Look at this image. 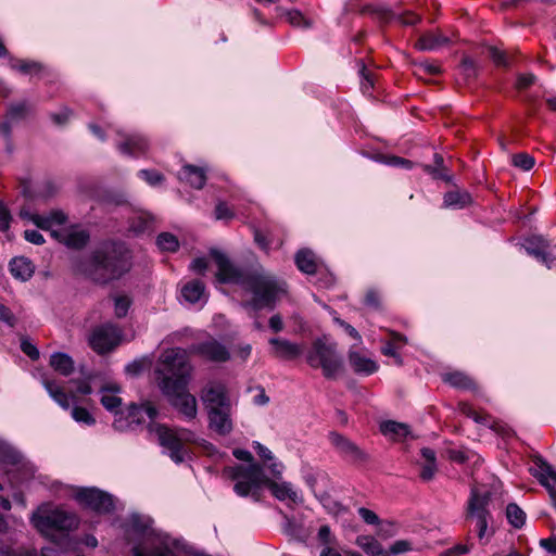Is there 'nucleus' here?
Returning <instances> with one entry per match:
<instances>
[{
	"mask_svg": "<svg viewBox=\"0 0 556 556\" xmlns=\"http://www.w3.org/2000/svg\"><path fill=\"white\" fill-rule=\"evenodd\" d=\"M210 255L218 269L216 273L218 282L239 285L251 294V299L242 303L247 309L254 313L262 309L273 311L281 296L288 292L286 281L262 267L242 270L217 249H211Z\"/></svg>",
	"mask_w": 556,
	"mask_h": 556,
	"instance_id": "obj_1",
	"label": "nucleus"
},
{
	"mask_svg": "<svg viewBox=\"0 0 556 556\" xmlns=\"http://www.w3.org/2000/svg\"><path fill=\"white\" fill-rule=\"evenodd\" d=\"M191 369L186 351L180 348L163 352L154 368L162 393L187 420H193L198 415L197 400L187 390Z\"/></svg>",
	"mask_w": 556,
	"mask_h": 556,
	"instance_id": "obj_2",
	"label": "nucleus"
},
{
	"mask_svg": "<svg viewBox=\"0 0 556 556\" xmlns=\"http://www.w3.org/2000/svg\"><path fill=\"white\" fill-rule=\"evenodd\" d=\"M131 260L124 242L104 240L75 264V270L97 285L106 286L131 269Z\"/></svg>",
	"mask_w": 556,
	"mask_h": 556,
	"instance_id": "obj_3",
	"label": "nucleus"
},
{
	"mask_svg": "<svg viewBox=\"0 0 556 556\" xmlns=\"http://www.w3.org/2000/svg\"><path fill=\"white\" fill-rule=\"evenodd\" d=\"M200 399L207 413L208 428L218 435L231 433V402L227 388L222 382H208L201 391Z\"/></svg>",
	"mask_w": 556,
	"mask_h": 556,
	"instance_id": "obj_4",
	"label": "nucleus"
},
{
	"mask_svg": "<svg viewBox=\"0 0 556 556\" xmlns=\"http://www.w3.org/2000/svg\"><path fill=\"white\" fill-rule=\"evenodd\" d=\"M128 531L142 538V541L132 547V556H175L168 542L155 534L149 518L132 514Z\"/></svg>",
	"mask_w": 556,
	"mask_h": 556,
	"instance_id": "obj_5",
	"label": "nucleus"
},
{
	"mask_svg": "<svg viewBox=\"0 0 556 556\" xmlns=\"http://www.w3.org/2000/svg\"><path fill=\"white\" fill-rule=\"evenodd\" d=\"M306 362L312 368H321L327 379H336L343 370V359L337 352V344L326 336L313 341L306 353Z\"/></svg>",
	"mask_w": 556,
	"mask_h": 556,
	"instance_id": "obj_6",
	"label": "nucleus"
},
{
	"mask_svg": "<svg viewBox=\"0 0 556 556\" xmlns=\"http://www.w3.org/2000/svg\"><path fill=\"white\" fill-rule=\"evenodd\" d=\"M31 522L41 534L51 540L56 534L65 536L78 527L76 515L62 509H40L33 514Z\"/></svg>",
	"mask_w": 556,
	"mask_h": 556,
	"instance_id": "obj_7",
	"label": "nucleus"
},
{
	"mask_svg": "<svg viewBox=\"0 0 556 556\" xmlns=\"http://www.w3.org/2000/svg\"><path fill=\"white\" fill-rule=\"evenodd\" d=\"M229 476L236 480L233 491L239 496L254 495L261 485H265L266 476L260 464L237 465L229 468Z\"/></svg>",
	"mask_w": 556,
	"mask_h": 556,
	"instance_id": "obj_8",
	"label": "nucleus"
},
{
	"mask_svg": "<svg viewBox=\"0 0 556 556\" xmlns=\"http://www.w3.org/2000/svg\"><path fill=\"white\" fill-rule=\"evenodd\" d=\"M156 415V408L150 403H131L125 410L116 413L113 428L121 432L135 431L146 422V416L153 420Z\"/></svg>",
	"mask_w": 556,
	"mask_h": 556,
	"instance_id": "obj_9",
	"label": "nucleus"
},
{
	"mask_svg": "<svg viewBox=\"0 0 556 556\" xmlns=\"http://www.w3.org/2000/svg\"><path fill=\"white\" fill-rule=\"evenodd\" d=\"M122 329L113 323H104L92 328L89 337V346L99 355L111 353L122 341Z\"/></svg>",
	"mask_w": 556,
	"mask_h": 556,
	"instance_id": "obj_10",
	"label": "nucleus"
},
{
	"mask_svg": "<svg viewBox=\"0 0 556 556\" xmlns=\"http://www.w3.org/2000/svg\"><path fill=\"white\" fill-rule=\"evenodd\" d=\"M490 502V492L486 491L481 493L477 489L471 490L467 504L466 520L476 518L479 540H483L485 536L489 520L492 519L491 513L488 508Z\"/></svg>",
	"mask_w": 556,
	"mask_h": 556,
	"instance_id": "obj_11",
	"label": "nucleus"
},
{
	"mask_svg": "<svg viewBox=\"0 0 556 556\" xmlns=\"http://www.w3.org/2000/svg\"><path fill=\"white\" fill-rule=\"evenodd\" d=\"M328 440L336 453L349 464L365 465L370 460V455L365 450L342 433L331 431Z\"/></svg>",
	"mask_w": 556,
	"mask_h": 556,
	"instance_id": "obj_12",
	"label": "nucleus"
},
{
	"mask_svg": "<svg viewBox=\"0 0 556 556\" xmlns=\"http://www.w3.org/2000/svg\"><path fill=\"white\" fill-rule=\"evenodd\" d=\"M148 430L150 433L155 434L159 444L168 451L173 462L180 464L185 460L187 451L180 444L174 428L151 422L148 426Z\"/></svg>",
	"mask_w": 556,
	"mask_h": 556,
	"instance_id": "obj_13",
	"label": "nucleus"
},
{
	"mask_svg": "<svg viewBox=\"0 0 556 556\" xmlns=\"http://www.w3.org/2000/svg\"><path fill=\"white\" fill-rule=\"evenodd\" d=\"M75 498L80 505L98 514H110L114 510L113 496L97 488H81Z\"/></svg>",
	"mask_w": 556,
	"mask_h": 556,
	"instance_id": "obj_14",
	"label": "nucleus"
},
{
	"mask_svg": "<svg viewBox=\"0 0 556 556\" xmlns=\"http://www.w3.org/2000/svg\"><path fill=\"white\" fill-rule=\"evenodd\" d=\"M534 467L530 469L540 483L546 488L553 506L556 508V471L553 467L540 455L532 458Z\"/></svg>",
	"mask_w": 556,
	"mask_h": 556,
	"instance_id": "obj_15",
	"label": "nucleus"
},
{
	"mask_svg": "<svg viewBox=\"0 0 556 556\" xmlns=\"http://www.w3.org/2000/svg\"><path fill=\"white\" fill-rule=\"evenodd\" d=\"M362 12L371 15L374 18L382 23H388L392 20H396L402 25L409 26L415 25L420 21V16L413 12H406L405 14H396L388 7L381 4L365 5Z\"/></svg>",
	"mask_w": 556,
	"mask_h": 556,
	"instance_id": "obj_16",
	"label": "nucleus"
},
{
	"mask_svg": "<svg viewBox=\"0 0 556 556\" xmlns=\"http://www.w3.org/2000/svg\"><path fill=\"white\" fill-rule=\"evenodd\" d=\"M191 351L200 357L214 363H225L230 358L228 349L215 339L193 344Z\"/></svg>",
	"mask_w": 556,
	"mask_h": 556,
	"instance_id": "obj_17",
	"label": "nucleus"
},
{
	"mask_svg": "<svg viewBox=\"0 0 556 556\" xmlns=\"http://www.w3.org/2000/svg\"><path fill=\"white\" fill-rule=\"evenodd\" d=\"M523 247L529 255L535 257L548 268L555 264L556 256L552 254L549 243L543 237L533 236L526 240Z\"/></svg>",
	"mask_w": 556,
	"mask_h": 556,
	"instance_id": "obj_18",
	"label": "nucleus"
},
{
	"mask_svg": "<svg viewBox=\"0 0 556 556\" xmlns=\"http://www.w3.org/2000/svg\"><path fill=\"white\" fill-rule=\"evenodd\" d=\"M271 345V355L282 361H293L299 358L304 353V345L291 342L282 338L269 339Z\"/></svg>",
	"mask_w": 556,
	"mask_h": 556,
	"instance_id": "obj_19",
	"label": "nucleus"
},
{
	"mask_svg": "<svg viewBox=\"0 0 556 556\" xmlns=\"http://www.w3.org/2000/svg\"><path fill=\"white\" fill-rule=\"evenodd\" d=\"M51 236L59 242L72 249L84 248L90 238L88 231L76 229L51 230Z\"/></svg>",
	"mask_w": 556,
	"mask_h": 556,
	"instance_id": "obj_20",
	"label": "nucleus"
},
{
	"mask_svg": "<svg viewBox=\"0 0 556 556\" xmlns=\"http://www.w3.org/2000/svg\"><path fill=\"white\" fill-rule=\"evenodd\" d=\"M149 148L148 140L140 135H126L122 141L117 143V149L126 155H138L144 153Z\"/></svg>",
	"mask_w": 556,
	"mask_h": 556,
	"instance_id": "obj_21",
	"label": "nucleus"
},
{
	"mask_svg": "<svg viewBox=\"0 0 556 556\" xmlns=\"http://www.w3.org/2000/svg\"><path fill=\"white\" fill-rule=\"evenodd\" d=\"M100 392L102 393L100 402L106 410L114 413L115 416L116 413L123 412V409H121L123 402L117 395L121 392V387L118 384H105L100 389Z\"/></svg>",
	"mask_w": 556,
	"mask_h": 556,
	"instance_id": "obj_22",
	"label": "nucleus"
},
{
	"mask_svg": "<svg viewBox=\"0 0 556 556\" xmlns=\"http://www.w3.org/2000/svg\"><path fill=\"white\" fill-rule=\"evenodd\" d=\"M442 380L444 383L450 384L451 387L464 391L477 392L478 386L473 378L467 375L464 371L454 370L450 372H445L442 375Z\"/></svg>",
	"mask_w": 556,
	"mask_h": 556,
	"instance_id": "obj_23",
	"label": "nucleus"
},
{
	"mask_svg": "<svg viewBox=\"0 0 556 556\" xmlns=\"http://www.w3.org/2000/svg\"><path fill=\"white\" fill-rule=\"evenodd\" d=\"M178 179L186 181L192 188L202 189L206 182V170L195 165H185L178 173Z\"/></svg>",
	"mask_w": 556,
	"mask_h": 556,
	"instance_id": "obj_24",
	"label": "nucleus"
},
{
	"mask_svg": "<svg viewBox=\"0 0 556 556\" xmlns=\"http://www.w3.org/2000/svg\"><path fill=\"white\" fill-rule=\"evenodd\" d=\"M9 268L12 276L21 281L29 280L35 273L33 262L24 256L13 257L10 261Z\"/></svg>",
	"mask_w": 556,
	"mask_h": 556,
	"instance_id": "obj_25",
	"label": "nucleus"
},
{
	"mask_svg": "<svg viewBox=\"0 0 556 556\" xmlns=\"http://www.w3.org/2000/svg\"><path fill=\"white\" fill-rule=\"evenodd\" d=\"M349 363L356 374L371 375L378 370V365L375 361L353 350L349 351Z\"/></svg>",
	"mask_w": 556,
	"mask_h": 556,
	"instance_id": "obj_26",
	"label": "nucleus"
},
{
	"mask_svg": "<svg viewBox=\"0 0 556 556\" xmlns=\"http://www.w3.org/2000/svg\"><path fill=\"white\" fill-rule=\"evenodd\" d=\"M265 486L269 489L273 495L279 501H285L287 498H289L293 503L300 501L298 493L292 489L291 484L288 482L279 483L266 477Z\"/></svg>",
	"mask_w": 556,
	"mask_h": 556,
	"instance_id": "obj_27",
	"label": "nucleus"
},
{
	"mask_svg": "<svg viewBox=\"0 0 556 556\" xmlns=\"http://www.w3.org/2000/svg\"><path fill=\"white\" fill-rule=\"evenodd\" d=\"M31 222L40 229L50 230L53 225H63L67 220L64 212L56 210L50 212L48 215L34 214L30 217Z\"/></svg>",
	"mask_w": 556,
	"mask_h": 556,
	"instance_id": "obj_28",
	"label": "nucleus"
},
{
	"mask_svg": "<svg viewBox=\"0 0 556 556\" xmlns=\"http://www.w3.org/2000/svg\"><path fill=\"white\" fill-rule=\"evenodd\" d=\"M443 203L446 207L464 208L472 203V197L467 190L455 188L444 194Z\"/></svg>",
	"mask_w": 556,
	"mask_h": 556,
	"instance_id": "obj_29",
	"label": "nucleus"
},
{
	"mask_svg": "<svg viewBox=\"0 0 556 556\" xmlns=\"http://www.w3.org/2000/svg\"><path fill=\"white\" fill-rule=\"evenodd\" d=\"M294 261L298 268L307 275H314L318 269L316 256L314 252L308 249L298 251Z\"/></svg>",
	"mask_w": 556,
	"mask_h": 556,
	"instance_id": "obj_30",
	"label": "nucleus"
},
{
	"mask_svg": "<svg viewBox=\"0 0 556 556\" xmlns=\"http://www.w3.org/2000/svg\"><path fill=\"white\" fill-rule=\"evenodd\" d=\"M450 42V39L442 34L426 33L416 41L415 47L420 51L439 49Z\"/></svg>",
	"mask_w": 556,
	"mask_h": 556,
	"instance_id": "obj_31",
	"label": "nucleus"
},
{
	"mask_svg": "<svg viewBox=\"0 0 556 556\" xmlns=\"http://www.w3.org/2000/svg\"><path fill=\"white\" fill-rule=\"evenodd\" d=\"M50 366L62 376H70L74 371L73 358L62 352L53 353L50 356Z\"/></svg>",
	"mask_w": 556,
	"mask_h": 556,
	"instance_id": "obj_32",
	"label": "nucleus"
},
{
	"mask_svg": "<svg viewBox=\"0 0 556 556\" xmlns=\"http://www.w3.org/2000/svg\"><path fill=\"white\" fill-rule=\"evenodd\" d=\"M425 463L421 466L420 478L424 481H430L433 479L437 472V457L435 452L429 447H424L420 451Z\"/></svg>",
	"mask_w": 556,
	"mask_h": 556,
	"instance_id": "obj_33",
	"label": "nucleus"
},
{
	"mask_svg": "<svg viewBox=\"0 0 556 556\" xmlns=\"http://www.w3.org/2000/svg\"><path fill=\"white\" fill-rule=\"evenodd\" d=\"M433 165H424V172L429 174L433 179H441L446 182L452 181V176L448 174L444 165V159L441 154L435 153L433 156Z\"/></svg>",
	"mask_w": 556,
	"mask_h": 556,
	"instance_id": "obj_34",
	"label": "nucleus"
},
{
	"mask_svg": "<svg viewBox=\"0 0 556 556\" xmlns=\"http://www.w3.org/2000/svg\"><path fill=\"white\" fill-rule=\"evenodd\" d=\"M43 386L50 396L64 409H68L71 406V400L74 396H70L64 389L53 380L46 379Z\"/></svg>",
	"mask_w": 556,
	"mask_h": 556,
	"instance_id": "obj_35",
	"label": "nucleus"
},
{
	"mask_svg": "<svg viewBox=\"0 0 556 556\" xmlns=\"http://www.w3.org/2000/svg\"><path fill=\"white\" fill-rule=\"evenodd\" d=\"M205 291V285L200 280H192L186 283L181 289L182 298L189 303L200 301Z\"/></svg>",
	"mask_w": 556,
	"mask_h": 556,
	"instance_id": "obj_36",
	"label": "nucleus"
},
{
	"mask_svg": "<svg viewBox=\"0 0 556 556\" xmlns=\"http://www.w3.org/2000/svg\"><path fill=\"white\" fill-rule=\"evenodd\" d=\"M380 431L384 435L399 439L405 438L409 433V428L406 424L397 422L394 420H386L380 424Z\"/></svg>",
	"mask_w": 556,
	"mask_h": 556,
	"instance_id": "obj_37",
	"label": "nucleus"
},
{
	"mask_svg": "<svg viewBox=\"0 0 556 556\" xmlns=\"http://www.w3.org/2000/svg\"><path fill=\"white\" fill-rule=\"evenodd\" d=\"M356 543L370 556H389L388 552H386L381 544L372 536H358Z\"/></svg>",
	"mask_w": 556,
	"mask_h": 556,
	"instance_id": "obj_38",
	"label": "nucleus"
},
{
	"mask_svg": "<svg viewBox=\"0 0 556 556\" xmlns=\"http://www.w3.org/2000/svg\"><path fill=\"white\" fill-rule=\"evenodd\" d=\"M392 340L387 342L381 348V353L386 356L393 357L397 365H402L403 361L401 355L397 353V343H405L406 339L400 333L391 332Z\"/></svg>",
	"mask_w": 556,
	"mask_h": 556,
	"instance_id": "obj_39",
	"label": "nucleus"
},
{
	"mask_svg": "<svg viewBox=\"0 0 556 556\" xmlns=\"http://www.w3.org/2000/svg\"><path fill=\"white\" fill-rule=\"evenodd\" d=\"M22 462V455L9 444L0 441V464L16 466Z\"/></svg>",
	"mask_w": 556,
	"mask_h": 556,
	"instance_id": "obj_40",
	"label": "nucleus"
},
{
	"mask_svg": "<svg viewBox=\"0 0 556 556\" xmlns=\"http://www.w3.org/2000/svg\"><path fill=\"white\" fill-rule=\"evenodd\" d=\"M506 517L508 522L516 529H520L526 523V513L515 503L507 505Z\"/></svg>",
	"mask_w": 556,
	"mask_h": 556,
	"instance_id": "obj_41",
	"label": "nucleus"
},
{
	"mask_svg": "<svg viewBox=\"0 0 556 556\" xmlns=\"http://www.w3.org/2000/svg\"><path fill=\"white\" fill-rule=\"evenodd\" d=\"M458 409L463 415L473 419L477 424L489 426L491 422V416L489 414H479L467 402H459Z\"/></svg>",
	"mask_w": 556,
	"mask_h": 556,
	"instance_id": "obj_42",
	"label": "nucleus"
},
{
	"mask_svg": "<svg viewBox=\"0 0 556 556\" xmlns=\"http://www.w3.org/2000/svg\"><path fill=\"white\" fill-rule=\"evenodd\" d=\"M33 105L27 101L13 103L8 109L7 115L12 121L23 119L33 111Z\"/></svg>",
	"mask_w": 556,
	"mask_h": 556,
	"instance_id": "obj_43",
	"label": "nucleus"
},
{
	"mask_svg": "<svg viewBox=\"0 0 556 556\" xmlns=\"http://www.w3.org/2000/svg\"><path fill=\"white\" fill-rule=\"evenodd\" d=\"M11 66L13 70H16L23 74L31 75H39L43 70V66L40 63L26 60H16L12 62Z\"/></svg>",
	"mask_w": 556,
	"mask_h": 556,
	"instance_id": "obj_44",
	"label": "nucleus"
},
{
	"mask_svg": "<svg viewBox=\"0 0 556 556\" xmlns=\"http://www.w3.org/2000/svg\"><path fill=\"white\" fill-rule=\"evenodd\" d=\"M156 244L162 251L175 252L179 248L176 236L170 232H162L156 238Z\"/></svg>",
	"mask_w": 556,
	"mask_h": 556,
	"instance_id": "obj_45",
	"label": "nucleus"
},
{
	"mask_svg": "<svg viewBox=\"0 0 556 556\" xmlns=\"http://www.w3.org/2000/svg\"><path fill=\"white\" fill-rule=\"evenodd\" d=\"M488 51L489 56L496 66L508 67L513 62V58L506 51L500 50L496 47H489Z\"/></svg>",
	"mask_w": 556,
	"mask_h": 556,
	"instance_id": "obj_46",
	"label": "nucleus"
},
{
	"mask_svg": "<svg viewBox=\"0 0 556 556\" xmlns=\"http://www.w3.org/2000/svg\"><path fill=\"white\" fill-rule=\"evenodd\" d=\"M459 71L466 80L473 79L478 75V66L476 62L469 56L463 58L459 65Z\"/></svg>",
	"mask_w": 556,
	"mask_h": 556,
	"instance_id": "obj_47",
	"label": "nucleus"
},
{
	"mask_svg": "<svg viewBox=\"0 0 556 556\" xmlns=\"http://www.w3.org/2000/svg\"><path fill=\"white\" fill-rule=\"evenodd\" d=\"M131 300L127 295H116L114 298V313L117 318H123L127 315L130 307Z\"/></svg>",
	"mask_w": 556,
	"mask_h": 556,
	"instance_id": "obj_48",
	"label": "nucleus"
},
{
	"mask_svg": "<svg viewBox=\"0 0 556 556\" xmlns=\"http://www.w3.org/2000/svg\"><path fill=\"white\" fill-rule=\"evenodd\" d=\"M534 163V157L528 153H517L513 156V164L523 170H530Z\"/></svg>",
	"mask_w": 556,
	"mask_h": 556,
	"instance_id": "obj_49",
	"label": "nucleus"
},
{
	"mask_svg": "<svg viewBox=\"0 0 556 556\" xmlns=\"http://www.w3.org/2000/svg\"><path fill=\"white\" fill-rule=\"evenodd\" d=\"M72 417L77 422H83L88 426H91L96 422V419L93 418V416L85 407H80V406H75L72 409Z\"/></svg>",
	"mask_w": 556,
	"mask_h": 556,
	"instance_id": "obj_50",
	"label": "nucleus"
},
{
	"mask_svg": "<svg viewBox=\"0 0 556 556\" xmlns=\"http://www.w3.org/2000/svg\"><path fill=\"white\" fill-rule=\"evenodd\" d=\"M214 215L216 219H232L235 217V212L227 205L224 201H218Z\"/></svg>",
	"mask_w": 556,
	"mask_h": 556,
	"instance_id": "obj_51",
	"label": "nucleus"
},
{
	"mask_svg": "<svg viewBox=\"0 0 556 556\" xmlns=\"http://www.w3.org/2000/svg\"><path fill=\"white\" fill-rule=\"evenodd\" d=\"M288 20L290 24L298 27L308 28L312 25L311 21L305 18L304 15L298 10L290 11L288 13Z\"/></svg>",
	"mask_w": 556,
	"mask_h": 556,
	"instance_id": "obj_52",
	"label": "nucleus"
},
{
	"mask_svg": "<svg viewBox=\"0 0 556 556\" xmlns=\"http://www.w3.org/2000/svg\"><path fill=\"white\" fill-rule=\"evenodd\" d=\"M139 175L151 186H156L164 180V176L153 169H141Z\"/></svg>",
	"mask_w": 556,
	"mask_h": 556,
	"instance_id": "obj_53",
	"label": "nucleus"
},
{
	"mask_svg": "<svg viewBox=\"0 0 556 556\" xmlns=\"http://www.w3.org/2000/svg\"><path fill=\"white\" fill-rule=\"evenodd\" d=\"M72 115L73 111L70 108L64 106L60 112L51 113L50 118L55 125L63 126L70 121Z\"/></svg>",
	"mask_w": 556,
	"mask_h": 556,
	"instance_id": "obj_54",
	"label": "nucleus"
},
{
	"mask_svg": "<svg viewBox=\"0 0 556 556\" xmlns=\"http://www.w3.org/2000/svg\"><path fill=\"white\" fill-rule=\"evenodd\" d=\"M180 444L184 446L186 443H194L197 434L194 431L187 428H174Z\"/></svg>",
	"mask_w": 556,
	"mask_h": 556,
	"instance_id": "obj_55",
	"label": "nucleus"
},
{
	"mask_svg": "<svg viewBox=\"0 0 556 556\" xmlns=\"http://www.w3.org/2000/svg\"><path fill=\"white\" fill-rule=\"evenodd\" d=\"M11 220L12 216L9 208L0 201V232H4L10 228Z\"/></svg>",
	"mask_w": 556,
	"mask_h": 556,
	"instance_id": "obj_56",
	"label": "nucleus"
},
{
	"mask_svg": "<svg viewBox=\"0 0 556 556\" xmlns=\"http://www.w3.org/2000/svg\"><path fill=\"white\" fill-rule=\"evenodd\" d=\"M21 350L31 361H37L39 358V356H40L38 349L31 342H29L27 339H22V341H21Z\"/></svg>",
	"mask_w": 556,
	"mask_h": 556,
	"instance_id": "obj_57",
	"label": "nucleus"
},
{
	"mask_svg": "<svg viewBox=\"0 0 556 556\" xmlns=\"http://www.w3.org/2000/svg\"><path fill=\"white\" fill-rule=\"evenodd\" d=\"M0 321L7 324L10 327H14L17 321L12 311L2 303H0Z\"/></svg>",
	"mask_w": 556,
	"mask_h": 556,
	"instance_id": "obj_58",
	"label": "nucleus"
},
{
	"mask_svg": "<svg viewBox=\"0 0 556 556\" xmlns=\"http://www.w3.org/2000/svg\"><path fill=\"white\" fill-rule=\"evenodd\" d=\"M359 73L363 77L362 89L364 92H367L369 89L374 87V80L370 73L366 70V66L363 61H361Z\"/></svg>",
	"mask_w": 556,
	"mask_h": 556,
	"instance_id": "obj_59",
	"label": "nucleus"
},
{
	"mask_svg": "<svg viewBox=\"0 0 556 556\" xmlns=\"http://www.w3.org/2000/svg\"><path fill=\"white\" fill-rule=\"evenodd\" d=\"M535 79L533 74H520L517 77L516 88L519 90L527 89L534 84Z\"/></svg>",
	"mask_w": 556,
	"mask_h": 556,
	"instance_id": "obj_60",
	"label": "nucleus"
},
{
	"mask_svg": "<svg viewBox=\"0 0 556 556\" xmlns=\"http://www.w3.org/2000/svg\"><path fill=\"white\" fill-rule=\"evenodd\" d=\"M472 544H457L443 553V556H460L470 552Z\"/></svg>",
	"mask_w": 556,
	"mask_h": 556,
	"instance_id": "obj_61",
	"label": "nucleus"
},
{
	"mask_svg": "<svg viewBox=\"0 0 556 556\" xmlns=\"http://www.w3.org/2000/svg\"><path fill=\"white\" fill-rule=\"evenodd\" d=\"M358 514L362 517V519L368 525H378L380 521L378 515L368 508L361 507L358 509Z\"/></svg>",
	"mask_w": 556,
	"mask_h": 556,
	"instance_id": "obj_62",
	"label": "nucleus"
},
{
	"mask_svg": "<svg viewBox=\"0 0 556 556\" xmlns=\"http://www.w3.org/2000/svg\"><path fill=\"white\" fill-rule=\"evenodd\" d=\"M24 238L30 242V243H34V244H37V245H40L42 243H45V238L43 236L37 231V230H34V229H27L24 231Z\"/></svg>",
	"mask_w": 556,
	"mask_h": 556,
	"instance_id": "obj_63",
	"label": "nucleus"
},
{
	"mask_svg": "<svg viewBox=\"0 0 556 556\" xmlns=\"http://www.w3.org/2000/svg\"><path fill=\"white\" fill-rule=\"evenodd\" d=\"M365 304L375 309H379L381 303H380V296H379L378 292H376L375 290L367 291V293L365 295Z\"/></svg>",
	"mask_w": 556,
	"mask_h": 556,
	"instance_id": "obj_64",
	"label": "nucleus"
}]
</instances>
